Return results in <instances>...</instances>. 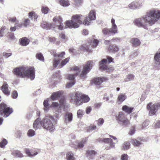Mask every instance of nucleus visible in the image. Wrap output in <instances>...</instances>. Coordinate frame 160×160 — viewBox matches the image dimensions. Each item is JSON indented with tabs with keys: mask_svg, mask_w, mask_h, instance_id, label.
<instances>
[{
	"mask_svg": "<svg viewBox=\"0 0 160 160\" xmlns=\"http://www.w3.org/2000/svg\"><path fill=\"white\" fill-rule=\"evenodd\" d=\"M80 50L87 52H89L91 51V50L89 49L90 47L87 45H82L80 47Z\"/></svg>",
	"mask_w": 160,
	"mask_h": 160,
	"instance_id": "34",
	"label": "nucleus"
},
{
	"mask_svg": "<svg viewBox=\"0 0 160 160\" xmlns=\"http://www.w3.org/2000/svg\"><path fill=\"white\" fill-rule=\"evenodd\" d=\"M63 94L62 91H59L53 92L52 94L51 98L53 100H57Z\"/></svg>",
	"mask_w": 160,
	"mask_h": 160,
	"instance_id": "18",
	"label": "nucleus"
},
{
	"mask_svg": "<svg viewBox=\"0 0 160 160\" xmlns=\"http://www.w3.org/2000/svg\"><path fill=\"white\" fill-rule=\"evenodd\" d=\"M149 124V122L148 121H145L142 123V128L143 129L145 128Z\"/></svg>",
	"mask_w": 160,
	"mask_h": 160,
	"instance_id": "60",
	"label": "nucleus"
},
{
	"mask_svg": "<svg viewBox=\"0 0 160 160\" xmlns=\"http://www.w3.org/2000/svg\"><path fill=\"white\" fill-rule=\"evenodd\" d=\"M3 55L5 58H7L12 55V53H7L6 52H4L3 53Z\"/></svg>",
	"mask_w": 160,
	"mask_h": 160,
	"instance_id": "63",
	"label": "nucleus"
},
{
	"mask_svg": "<svg viewBox=\"0 0 160 160\" xmlns=\"http://www.w3.org/2000/svg\"><path fill=\"white\" fill-rule=\"evenodd\" d=\"M131 42L132 44V46L135 47L140 46L141 44V42L140 40L137 38H132Z\"/></svg>",
	"mask_w": 160,
	"mask_h": 160,
	"instance_id": "20",
	"label": "nucleus"
},
{
	"mask_svg": "<svg viewBox=\"0 0 160 160\" xmlns=\"http://www.w3.org/2000/svg\"><path fill=\"white\" fill-rule=\"evenodd\" d=\"M7 35L8 36V38L12 40L14 39V34L13 33L11 32H8Z\"/></svg>",
	"mask_w": 160,
	"mask_h": 160,
	"instance_id": "56",
	"label": "nucleus"
},
{
	"mask_svg": "<svg viewBox=\"0 0 160 160\" xmlns=\"http://www.w3.org/2000/svg\"><path fill=\"white\" fill-rule=\"evenodd\" d=\"M8 30V29L7 28L5 27H2L0 29V37H3L4 34L7 32Z\"/></svg>",
	"mask_w": 160,
	"mask_h": 160,
	"instance_id": "35",
	"label": "nucleus"
},
{
	"mask_svg": "<svg viewBox=\"0 0 160 160\" xmlns=\"http://www.w3.org/2000/svg\"><path fill=\"white\" fill-rule=\"evenodd\" d=\"M87 138H86L85 139H83L81 142H76L75 143L77 144V148H83L84 146V144L87 141Z\"/></svg>",
	"mask_w": 160,
	"mask_h": 160,
	"instance_id": "26",
	"label": "nucleus"
},
{
	"mask_svg": "<svg viewBox=\"0 0 160 160\" xmlns=\"http://www.w3.org/2000/svg\"><path fill=\"white\" fill-rule=\"evenodd\" d=\"M70 59L69 57L66 58L65 59L63 60L61 62L60 64L59 67L60 68H62L64 66L69 62Z\"/></svg>",
	"mask_w": 160,
	"mask_h": 160,
	"instance_id": "30",
	"label": "nucleus"
},
{
	"mask_svg": "<svg viewBox=\"0 0 160 160\" xmlns=\"http://www.w3.org/2000/svg\"><path fill=\"white\" fill-rule=\"evenodd\" d=\"M83 94L79 92H76L75 95V96L73 98L71 97L72 100H74V103L77 106H78L82 104V101L81 97Z\"/></svg>",
	"mask_w": 160,
	"mask_h": 160,
	"instance_id": "12",
	"label": "nucleus"
},
{
	"mask_svg": "<svg viewBox=\"0 0 160 160\" xmlns=\"http://www.w3.org/2000/svg\"><path fill=\"white\" fill-rule=\"evenodd\" d=\"M107 78L105 77L97 78L93 79L92 82L95 85H98L101 84L102 82L108 80Z\"/></svg>",
	"mask_w": 160,
	"mask_h": 160,
	"instance_id": "15",
	"label": "nucleus"
},
{
	"mask_svg": "<svg viewBox=\"0 0 160 160\" xmlns=\"http://www.w3.org/2000/svg\"><path fill=\"white\" fill-rule=\"evenodd\" d=\"M96 129V126L94 125L92 126H90L88 127H87L86 128V130L87 132H90L93 130H95Z\"/></svg>",
	"mask_w": 160,
	"mask_h": 160,
	"instance_id": "48",
	"label": "nucleus"
},
{
	"mask_svg": "<svg viewBox=\"0 0 160 160\" xmlns=\"http://www.w3.org/2000/svg\"><path fill=\"white\" fill-rule=\"evenodd\" d=\"M102 32L103 34L105 35L109 36L111 35L109 29L107 28H103L102 30Z\"/></svg>",
	"mask_w": 160,
	"mask_h": 160,
	"instance_id": "36",
	"label": "nucleus"
},
{
	"mask_svg": "<svg viewBox=\"0 0 160 160\" xmlns=\"http://www.w3.org/2000/svg\"><path fill=\"white\" fill-rule=\"evenodd\" d=\"M82 15L76 14L72 16V20L66 22V26L70 28H77L79 27V24L82 23L81 17Z\"/></svg>",
	"mask_w": 160,
	"mask_h": 160,
	"instance_id": "5",
	"label": "nucleus"
},
{
	"mask_svg": "<svg viewBox=\"0 0 160 160\" xmlns=\"http://www.w3.org/2000/svg\"><path fill=\"white\" fill-rule=\"evenodd\" d=\"M65 54V53L64 52H62L60 53H55L54 54V57H57L59 58L58 59H60V60L64 58V56Z\"/></svg>",
	"mask_w": 160,
	"mask_h": 160,
	"instance_id": "28",
	"label": "nucleus"
},
{
	"mask_svg": "<svg viewBox=\"0 0 160 160\" xmlns=\"http://www.w3.org/2000/svg\"><path fill=\"white\" fill-rule=\"evenodd\" d=\"M97 152L94 150H88L86 152V156L89 159H93Z\"/></svg>",
	"mask_w": 160,
	"mask_h": 160,
	"instance_id": "19",
	"label": "nucleus"
},
{
	"mask_svg": "<svg viewBox=\"0 0 160 160\" xmlns=\"http://www.w3.org/2000/svg\"><path fill=\"white\" fill-rule=\"evenodd\" d=\"M30 23V21L28 19H25L23 25L25 27H27L28 25H29Z\"/></svg>",
	"mask_w": 160,
	"mask_h": 160,
	"instance_id": "52",
	"label": "nucleus"
},
{
	"mask_svg": "<svg viewBox=\"0 0 160 160\" xmlns=\"http://www.w3.org/2000/svg\"><path fill=\"white\" fill-rule=\"evenodd\" d=\"M75 81H74L68 83L67 84L66 88H71L75 84Z\"/></svg>",
	"mask_w": 160,
	"mask_h": 160,
	"instance_id": "53",
	"label": "nucleus"
},
{
	"mask_svg": "<svg viewBox=\"0 0 160 160\" xmlns=\"http://www.w3.org/2000/svg\"><path fill=\"white\" fill-rule=\"evenodd\" d=\"M95 18V12L94 10H92L89 12L88 17L85 18L83 23L85 25H88L90 24L91 21L94 20Z\"/></svg>",
	"mask_w": 160,
	"mask_h": 160,
	"instance_id": "10",
	"label": "nucleus"
},
{
	"mask_svg": "<svg viewBox=\"0 0 160 160\" xmlns=\"http://www.w3.org/2000/svg\"><path fill=\"white\" fill-rule=\"evenodd\" d=\"M36 57L39 60L42 62L44 61V58L42 54L41 53H37L36 54Z\"/></svg>",
	"mask_w": 160,
	"mask_h": 160,
	"instance_id": "40",
	"label": "nucleus"
},
{
	"mask_svg": "<svg viewBox=\"0 0 160 160\" xmlns=\"http://www.w3.org/2000/svg\"><path fill=\"white\" fill-rule=\"evenodd\" d=\"M12 154L15 157L22 158L23 157L22 154L18 150H14L12 151Z\"/></svg>",
	"mask_w": 160,
	"mask_h": 160,
	"instance_id": "27",
	"label": "nucleus"
},
{
	"mask_svg": "<svg viewBox=\"0 0 160 160\" xmlns=\"http://www.w3.org/2000/svg\"><path fill=\"white\" fill-rule=\"evenodd\" d=\"M56 120L53 116L50 115L46 116L42 120H41L40 118H38L34 122L33 128L37 129L40 128L42 126L44 129L53 132L55 130V128L52 121L56 123Z\"/></svg>",
	"mask_w": 160,
	"mask_h": 160,
	"instance_id": "2",
	"label": "nucleus"
},
{
	"mask_svg": "<svg viewBox=\"0 0 160 160\" xmlns=\"http://www.w3.org/2000/svg\"><path fill=\"white\" fill-rule=\"evenodd\" d=\"M60 73L61 72L60 71H58L55 73H54L53 75L54 76H56L58 78H60L61 77Z\"/></svg>",
	"mask_w": 160,
	"mask_h": 160,
	"instance_id": "59",
	"label": "nucleus"
},
{
	"mask_svg": "<svg viewBox=\"0 0 160 160\" xmlns=\"http://www.w3.org/2000/svg\"><path fill=\"white\" fill-rule=\"evenodd\" d=\"M137 9H139L142 6V3L141 2H136Z\"/></svg>",
	"mask_w": 160,
	"mask_h": 160,
	"instance_id": "62",
	"label": "nucleus"
},
{
	"mask_svg": "<svg viewBox=\"0 0 160 160\" xmlns=\"http://www.w3.org/2000/svg\"><path fill=\"white\" fill-rule=\"evenodd\" d=\"M102 141L107 144L106 148L107 150L113 148L114 146V143L113 142L112 140L110 138H104L102 139Z\"/></svg>",
	"mask_w": 160,
	"mask_h": 160,
	"instance_id": "13",
	"label": "nucleus"
},
{
	"mask_svg": "<svg viewBox=\"0 0 160 160\" xmlns=\"http://www.w3.org/2000/svg\"><path fill=\"white\" fill-rule=\"evenodd\" d=\"M154 66L157 68H160V52H157L154 57Z\"/></svg>",
	"mask_w": 160,
	"mask_h": 160,
	"instance_id": "16",
	"label": "nucleus"
},
{
	"mask_svg": "<svg viewBox=\"0 0 160 160\" xmlns=\"http://www.w3.org/2000/svg\"><path fill=\"white\" fill-rule=\"evenodd\" d=\"M134 78V76L132 74H129L127 76V78H125V82H128L133 80Z\"/></svg>",
	"mask_w": 160,
	"mask_h": 160,
	"instance_id": "44",
	"label": "nucleus"
},
{
	"mask_svg": "<svg viewBox=\"0 0 160 160\" xmlns=\"http://www.w3.org/2000/svg\"><path fill=\"white\" fill-rule=\"evenodd\" d=\"M7 143V140L5 139H3L2 141L0 142V147L2 148H4Z\"/></svg>",
	"mask_w": 160,
	"mask_h": 160,
	"instance_id": "43",
	"label": "nucleus"
},
{
	"mask_svg": "<svg viewBox=\"0 0 160 160\" xmlns=\"http://www.w3.org/2000/svg\"><path fill=\"white\" fill-rule=\"evenodd\" d=\"M132 143L135 146H138L141 144V140H138L137 139H134L132 140Z\"/></svg>",
	"mask_w": 160,
	"mask_h": 160,
	"instance_id": "42",
	"label": "nucleus"
},
{
	"mask_svg": "<svg viewBox=\"0 0 160 160\" xmlns=\"http://www.w3.org/2000/svg\"><path fill=\"white\" fill-rule=\"evenodd\" d=\"M72 120V114L69 112H67L65 116V122L66 123L71 122Z\"/></svg>",
	"mask_w": 160,
	"mask_h": 160,
	"instance_id": "22",
	"label": "nucleus"
},
{
	"mask_svg": "<svg viewBox=\"0 0 160 160\" xmlns=\"http://www.w3.org/2000/svg\"><path fill=\"white\" fill-rule=\"evenodd\" d=\"M35 134V131L32 129H29L28 130L27 135L29 137H32L34 136Z\"/></svg>",
	"mask_w": 160,
	"mask_h": 160,
	"instance_id": "49",
	"label": "nucleus"
},
{
	"mask_svg": "<svg viewBox=\"0 0 160 160\" xmlns=\"http://www.w3.org/2000/svg\"><path fill=\"white\" fill-rule=\"evenodd\" d=\"M60 60L57 59L56 58H54L53 60V66L54 68H56L58 65L60 63Z\"/></svg>",
	"mask_w": 160,
	"mask_h": 160,
	"instance_id": "41",
	"label": "nucleus"
},
{
	"mask_svg": "<svg viewBox=\"0 0 160 160\" xmlns=\"http://www.w3.org/2000/svg\"><path fill=\"white\" fill-rule=\"evenodd\" d=\"M1 89L3 92L6 95L8 96L10 94V92L8 89V85L7 82H5L1 87Z\"/></svg>",
	"mask_w": 160,
	"mask_h": 160,
	"instance_id": "17",
	"label": "nucleus"
},
{
	"mask_svg": "<svg viewBox=\"0 0 160 160\" xmlns=\"http://www.w3.org/2000/svg\"><path fill=\"white\" fill-rule=\"evenodd\" d=\"M104 120L102 118H100L98 120V126H102L104 122Z\"/></svg>",
	"mask_w": 160,
	"mask_h": 160,
	"instance_id": "55",
	"label": "nucleus"
},
{
	"mask_svg": "<svg viewBox=\"0 0 160 160\" xmlns=\"http://www.w3.org/2000/svg\"><path fill=\"white\" fill-rule=\"evenodd\" d=\"M160 18V10L152 9L146 13L142 18L135 19L134 21V24L139 27L148 29L147 23L152 26Z\"/></svg>",
	"mask_w": 160,
	"mask_h": 160,
	"instance_id": "1",
	"label": "nucleus"
},
{
	"mask_svg": "<svg viewBox=\"0 0 160 160\" xmlns=\"http://www.w3.org/2000/svg\"><path fill=\"white\" fill-rule=\"evenodd\" d=\"M12 72L17 77L24 78L27 77L33 80L35 78V70L33 67L29 68L24 66L15 68Z\"/></svg>",
	"mask_w": 160,
	"mask_h": 160,
	"instance_id": "3",
	"label": "nucleus"
},
{
	"mask_svg": "<svg viewBox=\"0 0 160 160\" xmlns=\"http://www.w3.org/2000/svg\"><path fill=\"white\" fill-rule=\"evenodd\" d=\"M82 0H75L74 5L76 6L79 7L82 4Z\"/></svg>",
	"mask_w": 160,
	"mask_h": 160,
	"instance_id": "50",
	"label": "nucleus"
},
{
	"mask_svg": "<svg viewBox=\"0 0 160 160\" xmlns=\"http://www.w3.org/2000/svg\"><path fill=\"white\" fill-rule=\"evenodd\" d=\"M48 39L50 42L53 43H54L56 40V38L54 37H48Z\"/></svg>",
	"mask_w": 160,
	"mask_h": 160,
	"instance_id": "61",
	"label": "nucleus"
},
{
	"mask_svg": "<svg viewBox=\"0 0 160 160\" xmlns=\"http://www.w3.org/2000/svg\"><path fill=\"white\" fill-rule=\"evenodd\" d=\"M113 59L111 57L108 56L107 57V59H103L99 62V68L100 69L105 70L107 68V66L106 64L107 62L109 63L113 62Z\"/></svg>",
	"mask_w": 160,
	"mask_h": 160,
	"instance_id": "11",
	"label": "nucleus"
},
{
	"mask_svg": "<svg viewBox=\"0 0 160 160\" xmlns=\"http://www.w3.org/2000/svg\"><path fill=\"white\" fill-rule=\"evenodd\" d=\"M119 50L118 48L115 45H111L109 46L108 50L110 53H114Z\"/></svg>",
	"mask_w": 160,
	"mask_h": 160,
	"instance_id": "23",
	"label": "nucleus"
},
{
	"mask_svg": "<svg viewBox=\"0 0 160 160\" xmlns=\"http://www.w3.org/2000/svg\"><path fill=\"white\" fill-rule=\"evenodd\" d=\"M78 75V73H76L74 74H69L68 75V79L69 80L75 81L74 79Z\"/></svg>",
	"mask_w": 160,
	"mask_h": 160,
	"instance_id": "37",
	"label": "nucleus"
},
{
	"mask_svg": "<svg viewBox=\"0 0 160 160\" xmlns=\"http://www.w3.org/2000/svg\"><path fill=\"white\" fill-rule=\"evenodd\" d=\"M48 100L46 99L44 100L43 102V105L44 106V110L46 112H48L49 108Z\"/></svg>",
	"mask_w": 160,
	"mask_h": 160,
	"instance_id": "33",
	"label": "nucleus"
},
{
	"mask_svg": "<svg viewBox=\"0 0 160 160\" xmlns=\"http://www.w3.org/2000/svg\"><path fill=\"white\" fill-rule=\"evenodd\" d=\"M116 119L119 124L122 126L127 127L130 124L129 120L123 112H120L116 114Z\"/></svg>",
	"mask_w": 160,
	"mask_h": 160,
	"instance_id": "6",
	"label": "nucleus"
},
{
	"mask_svg": "<svg viewBox=\"0 0 160 160\" xmlns=\"http://www.w3.org/2000/svg\"><path fill=\"white\" fill-rule=\"evenodd\" d=\"M136 2H132L128 5L129 8L132 9H137Z\"/></svg>",
	"mask_w": 160,
	"mask_h": 160,
	"instance_id": "45",
	"label": "nucleus"
},
{
	"mask_svg": "<svg viewBox=\"0 0 160 160\" xmlns=\"http://www.w3.org/2000/svg\"><path fill=\"white\" fill-rule=\"evenodd\" d=\"M26 152L27 155L31 158L33 157L38 154L37 152H36L34 153H31L28 150H26Z\"/></svg>",
	"mask_w": 160,
	"mask_h": 160,
	"instance_id": "47",
	"label": "nucleus"
},
{
	"mask_svg": "<svg viewBox=\"0 0 160 160\" xmlns=\"http://www.w3.org/2000/svg\"><path fill=\"white\" fill-rule=\"evenodd\" d=\"M18 96V93L17 91H14L13 92L12 94V97L14 99L16 98Z\"/></svg>",
	"mask_w": 160,
	"mask_h": 160,
	"instance_id": "58",
	"label": "nucleus"
},
{
	"mask_svg": "<svg viewBox=\"0 0 160 160\" xmlns=\"http://www.w3.org/2000/svg\"><path fill=\"white\" fill-rule=\"evenodd\" d=\"M42 11L44 14H47L48 11V8L47 7L43 6L42 7Z\"/></svg>",
	"mask_w": 160,
	"mask_h": 160,
	"instance_id": "54",
	"label": "nucleus"
},
{
	"mask_svg": "<svg viewBox=\"0 0 160 160\" xmlns=\"http://www.w3.org/2000/svg\"><path fill=\"white\" fill-rule=\"evenodd\" d=\"M123 147L124 149L127 150L129 149L130 148V143L129 142H125Z\"/></svg>",
	"mask_w": 160,
	"mask_h": 160,
	"instance_id": "51",
	"label": "nucleus"
},
{
	"mask_svg": "<svg viewBox=\"0 0 160 160\" xmlns=\"http://www.w3.org/2000/svg\"><path fill=\"white\" fill-rule=\"evenodd\" d=\"M111 22L112 23V27L109 29L111 32V35H113L118 33V28L115 23V20L114 18H112Z\"/></svg>",
	"mask_w": 160,
	"mask_h": 160,
	"instance_id": "14",
	"label": "nucleus"
},
{
	"mask_svg": "<svg viewBox=\"0 0 160 160\" xmlns=\"http://www.w3.org/2000/svg\"><path fill=\"white\" fill-rule=\"evenodd\" d=\"M128 156L127 154H123L122 155L121 159L122 160H128Z\"/></svg>",
	"mask_w": 160,
	"mask_h": 160,
	"instance_id": "57",
	"label": "nucleus"
},
{
	"mask_svg": "<svg viewBox=\"0 0 160 160\" xmlns=\"http://www.w3.org/2000/svg\"><path fill=\"white\" fill-rule=\"evenodd\" d=\"M13 112L12 108H10L4 102L0 104V116L7 118Z\"/></svg>",
	"mask_w": 160,
	"mask_h": 160,
	"instance_id": "7",
	"label": "nucleus"
},
{
	"mask_svg": "<svg viewBox=\"0 0 160 160\" xmlns=\"http://www.w3.org/2000/svg\"><path fill=\"white\" fill-rule=\"evenodd\" d=\"M92 62L88 61L86 64L80 74L82 78H85L87 74L90 71L92 66Z\"/></svg>",
	"mask_w": 160,
	"mask_h": 160,
	"instance_id": "9",
	"label": "nucleus"
},
{
	"mask_svg": "<svg viewBox=\"0 0 160 160\" xmlns=\"http://www.w3.org/2000/svg\"><path fill=\"white\" fill-rule=\"evenodd\" d=\"M127 98L125 94H121L118 95V101L120 102H122L125 100Z\"/></svg>",
	"mask_w": 160,
	"mask_h": 160,
	"instance_id": "32",
	"label": "nucleus"
},
{
	"mask_svg": "<svg viewBox=\"0 0 160 160\" xmlns=\"http://www.w3.org/2000/svg\"><path fill=\"white\" fill-rule=\"evenodd\" d=\"M60 102L61 105H59L58 108L56 111V112L58 113H62V109L64 105L65 102V100L64 98H62L60 100Z\"/></svg>",
	"mask_w": 160,
	"mask_h": 160,
	"instance_id": "24",
	"label": "nucleus"
},
{
	"mask_svg": "<svg viewBox=\"0 0 160 160\" xmlns=\"http://www.w3.org/2000/svg\"><path fill=\"white\" fill-rule=\"evenodd\" d=\"M82 104L83 103H86L88 102L90 100V98L88 95L85 94H83L81 97Z\"/></svg>",
	"mask_w": 160,
	"mask_h": 160,
	"instance_id": "31",
	"label": "nucleus"
},
{
	"mask_svg": "<svg viewBox=\"0 0 160 160\" xmlns=\"http://www.w3.org/2000/svg\"><path fill=\"white\" fill-rule=\"evenodd\" d=\"M66 158L67 160H75L74 154L71 152L67 153Z\"/></svg>",
	"mask_w": 160,
	"mask_h": 160,
	"instance_id": "29",
	"label": "nucleus"
},
{
	"mask_svg": "<svg viewBox=\"0 0 160 160\" xmlns=\"http://www.w3.org/2000/svg\"><path fill=\"white\" fill-rule=\"evenodd\" d=\"M152 104V103H148L147 105V108L149 111V115L152 116L155 115L158 109H160V104H158L157 105Z\"/></svg>",
	"mask_w": 160,
	"mask_h": 160,
	"instance_id": "8",
	"label": "nucleus"
},
{
	"mask_svg": "<svg viewBox=\"0 0 160 160\" xmlns=\"http://www.w3.org/2000/svg\"><path fill=\"white\" fill-rule=\"evenodd\" d=\"M84 114V111L81 109L78 110L77 112V115L78 118H81Z\"/></svg>",
	"mask_w": 160,
	"mask_h": 160,
	"instance_id": "39",
	"label": "nucleus"
},
{
	"mask_svg": "<svg viewBox=\"0 0 160 160\" xmlns=\"http://www.w3.org/2000/svg\"><path fill=\"white\" fill-rule=\"evenodd\" d=\"M20 44L22 46H26L29 43L30 40L26 37H23L19 40Z\"/></svg>",
	"mask_w": 160,
	"mask_h": 160,
	"instance_id": "21",
	"label": "nucleus"
},
{
	"mask_svg": "<svg viewBox=\"0 0 160 160\" xmlns=\"http://www.w3.org/2000/svg\"><path fill=\"white\" fill-rule=\"evenodd\" d=\"M59 2L60 5L63 7H67L70 5L69 2L68 1L59 0Z\"/></svg>",
	"mask_w": 160,
	"mask_h": 160,
	"instance_id": "38",
	"label": "nucleus"
},
{
	"mask_svg": "<svg viewBox=\"0 0 160 160\" xmlns=\"http://www.w3.org/2000/svg\"><path fill=\"white\" fill-rule=\"evenodd\" d=\"M53 23H49L46 22H43L41 24V27L46 29L52 28L55 31L56 29L60 30L63 29L64 26L62 22V18L60 17H55L53 18Z\"/></svg>",
	"mask_w": 160,
	"mask_h": 160,
	"instance_id": "4",
	"label": "nucleus"
},
{
	"mask_svg": "<svg viewBox=\"0 0 160 160\" xmlns=\"http://www.w3.org/2000/svg\"><path fill=\"white\" fill-rule=\"evenodd\" d=\"M98 41L96 39L93 40V41L91 43V47L93 48H96L98 45Z\"/></svg>",
	"mask_w": 160,
	"mask_h": 160,
	"instance_id": "46",
	"label": "nucleus"
},
{
	"mask_svg": "<svg viewBox=\"0 0 160 160\" xmlns=\"http://www.w3.org/2000/svg\"><path fill=\"white\" fill-rule=\"evenodd\" d=\"M14 25L16 27L21 28L22 27L23 24H22V23H19V22L18 21L16 22H15Z\"/></svg>",
	"mask_w": 160,
	"mask_h": 160,
	"instance_id": "64",
	"label": "nucleus"
},
{
	"mask_svg": "<svg viewBox=\"0 0 160 160\" xmlns=\"http://www.w3.org/2000/svg\"><path fill=\"white\" fill-rule=\"evenodd\" d=\"M133 109V108L129 107L127 105L123 106L122 108V110L128 114H130L132 112Z\"/></svg>",
	"mask_w": 160,
	"mask_h": 160,
	"instance_id": "25",
	"label": "nucleus"
}]
</instances>
